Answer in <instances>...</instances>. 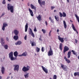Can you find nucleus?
I'll return each mask as SVG.
<instances>
[{"label":"nucleus","instance_id":"obj_48","mask_svg":"<svg viewBox=\"0 0 79 79\" xmlns=\"http://www.w3.org/2000/svg\"><path fill=\"white\" fill-rule=\"evenodd\" d=\"M75 43H76V44H77V42H78L77 40H75Z\"/></svg>","mask_w":79,"mask_h":79},{"label":"nucleus","instance_id":"obj_53","mask_svg":"<svg viewBox=\"0 0 79 79\" xmlns=\"http://www.w3.org/2000/svg\"><path fill=\"white\" fill-rule=\"evenodd\" d=\"M54 12H56V10H54Z\"/></svg>","mask_w":79,"mask_h":79},{"label":"nucleus","instance_id":"obj_50","mask_svg":"<svg viewBox=\"0 0 79 79\" xmlns=\"http://www.w3.org/2000/svg\"><path fill=\"white\" fill-rule=\"evenodd\" d=\"M40 38H39V40L42 41V39H41V36H40Z\"/></svg>","mask_w":79,"mask_h":79},{"label":"nucleus","instance_id":"obj_10","mask_svg":"<svg viewBox=\"0 0 79 79\" xmlns=\"http://www.w3.org/2000/svg\"><path fill=\"white\" fill-rule=\"evenodd\" d=\"M41 68L44 71L45 73L46 74H48V69L47 68L44 67V66H41Z\"/></svg>","mask_w":79,"mask_h":79},{"label":"nucleus","instance_id":"obj_7","mask_svg":"<svg viewBox=\"0 0 79 79\" xmlns=\"http://www.w3.org/2000/svg\"><path fill=\"white\" fill-rule=\"evenodd\" d=\"M59 13L60 18L63 17V16L64 17H66V14L64 12H63V14H62L60 12Z\"/></svg>","mask_w":79,"mask_h":79},{"label":"nucleus","instance_id":"obj_3","mask_svg":"<svg viewBox=\"0 0 79 79\" xmlns=\"http://www.w3.org/2000/svg\"><path fill=\"white\" fill-rule=\"evenodd\" d=\"M13 52H11L9 54V58H10L11 60H15V58L13 57Z\"/></svg>","mask_w":79,"mask_h":79},{"label":"nucleus","instance_id":"obj_36","mask_svg":"<svg viewBox=\"0 0 79 79\" xmlns=\"http://www.w3.org/2000/svg\"><path fill=\"white\" fill-rule=\"evenodd\" d=\"M42 32H43V33H44V34H45V32H46V31L44 30V29H42Z\"/></svg>","mask_w":79,"mask_h":79},{"label":"nucleus","instance_id":"obj_64","mask_svg":"<svg viewBox=\"0 0 79 79\" xmlns=\"http://www.w3.org/2000/svg\"><path fill=\"white\" fill-rule=\"evenodd\" d=\"M1 16H0V18H1Z\"/></svg>","mask_w":79,"mask_h":79},{"label":"nucleus","instance_id":"obj_28","mask_svg":"<svg viewBox=\"0 0 79 79\" xmlns=\"http://www.w3.org/2000/svg\"><path fill=\"white\" fill-rule=\"evenodd\" d=\"M38 19L39 21H40V20H41V17L40 16V15H39L38 16L36 17Z\"/></svg>","mask_w":79,"mask_h":79},{"label":"nucleus","instance_id":"obj_42","mask_svg":"<svg viewBox=\"0 0 79 79\" xmlns=\"http://www.w3.org/2000/svg\"><path fill=\"white\" fill-rule=\"evenodd\" d=\"M5 0H3L2 2V4H3V5H5Z\"/></svg>","mask_w":79,"mask_h":79},{"label":"nucleus","instance_id":"obj_49","mask_svg":"<svg viewBox=\"0 0 79 79\" xmlns=\"http://www.w3.org/2000/svg\"><path fill=\"white\" fill-rule=\"evenodd\" d=\"M51 23H54V21H53V20H52V19L51 20Z\"/></svg>","mask_w":79,"mask_h":79},{"label":"nucleus","instance_id":"obj_18","mask_svg":"<svg viewBox=\"0 0 79 79\" xmlns=\"http://www.w3.org/2000/svg\"><path fill=\"white\" fill-rule=\"evenodd\" d=\"M31 7L32 9H34L36 11V7L34 6V5H32V4H31Z\"/></svg>","mask_w":79,"mask_h":79},{"label":"nucleus","instance_id":"obj_9","mask_svg":"<svg viewBox=\"0 0 79 79\" xmlns=\"http://www.w3.org/2000/svg\"><path fill=\"white\" fill-rule=\"evenodd\" d=\"M13 66L14 67H15L14 68V70L17 71H18L19 70V65H14Z\"/></svg>","mask_w":79,"mask_h":79},{"label":"nucleus","instance_id":"obj_46","mask_svg":"<svg viewBox=\"0 0 79 79\" xmlns=\"http://www.w3.org/2000/svg\"><path fill=\"white\" fill-rule=\"evenodd\" d=\"M45 24L46 26H47V25H48V23H47V21H45Z\"/></svg>","mask_w":79,"mask_h":79},{"label":"nucleus","instance_id":"obj_21","mask_svg":"<svg viewBox=\"0 0 79 79\" xmlns=\"http://www.w3.org/2000/svg\"><path fill=\"white\" fill-rule=\"evenodd\" d=\"M28 28V24L27 23H26L25 27V31L27 32V29Z\"/></svg>","mask_w":79,"mask_h":79},{"label":"nucleus","instance_id":"obj_14","mask_svg":"<svg viewBox=\"0 0 79 79\" xmlns=\"http://www.w3.org/2000/svg\"><path fill=\"white\" fill-rule=\"evenodd\" d=\"M28 10L31 14V16H34V14H33V11L30 8H28Z\"/></svg>","mask_w":79,"mask_h":79},{"label":"nucleus","instance_id":"obj_13","mask_svg":"<svg viewBox=\"0 0 79 79\" xmlns=\"http://www.w3.org/2000/svg\"><path fill=\"white\" fill-rule=\"evenodd\" d=\"M58 39L60 41V42L62 43H63V42H64V38H61V37H60V36H58Z\"/></svg>","mask_w":79,"mask_h":79},{"label":"nucleus","instance_id":"obj_29","mask_svg":"<svg viewBox=\"0 0 79 79\" xmlns=\"http://www.w3.org/2000/svg\"><path fill=\"white\" fill-rule=\"evenodd\" d=\"M14 39H15V40H17L18 39V36L15 35L14 37Z\"/></svg>","mask_w":79,"mask_h":79},{"label":"nucleus","instance_id":"obj_43","mask_svg":"<svg viewBox=\"0 0 79 79\" xmlns=\"http://www.w3.org/2000/svg\"><path fill=\"white\" fill-rule=\"evenodd\" d=\"M34 32H37V29H36V27H35L34 29Z\"/></svg>","mask_w":79,"mask_h":79},{"label":"nucleus","instance_id":"obj_54","mask_svg":"<svg viewBox=\"0 0 79 79\" xmlns=\"http://www.w3.org/2000/svg\"><path fill=\"white\" fill-rule=\"evenodd\" d=\"M8 2H11V0H7Z\"/></svg>","mask_w":79,"mask_h":79},{"label":"nucleus","instance_id":"obj_52","mask_svg":"<svg viewBox=\"0 0 79 79\" xmlns=\"http://www.w3.org/2000/svg\"><path fill=\"white\" fill-rule=\"evenodd\" d=\"M49 19H50V20H51L52 19V18H51V17H49Z\"/></svg>","mask_w":79,"mask_h":79},{"label":"nucleus","instance_id":"obj_19","mask_svg":"<svg viewBox=\"0 0 79 79\" xmlns=\"http://www.w3.org/2000/svg\"><path fill=\"white\" fill-rule=\"evenodd\" d=\"M21 44H22V42H21V41H17L16 43H15V45H21Z\"/></svg>","mask_w":79,"mask_h":79},{"label":"nucleus","instance_id":"obj_47","mask_svg":"<svg viewBox=\"0 0 79 79\" xmlns=\"http://www.w3.org/2000/svg\"><path fill=\"white\" fill-rule=\"evenodd\" d=\"M6 40H7V41H9V39H8V37H6Z\"/></svg>","mask_w":79,"mask_h":79},{"label":"nucleus","instance_id":"obj_32","mask_svg":"<svg viewBox=\"0 0 79 79\" xmlns=\"http://www.w3.org/2000/svg\"><path fill=\"white\" fill-rule=\"evenodd\" d=\"M8 46L7 44L5 45H4V48H5V49L6 50L8 49Z\"/></svg>","mask_w":79,"mask_h":79},{"label":"nucleus","instance_id":"obj_17","mask_svg":"<svg viewBox=\"0 0 79 79\" xmlns=\"http://www.w3.org/2000/svg\"><path fill=\"white\" fill-rule=\"evenodd\" d=\"M64 59L65 60V61H67L68 63H71V61L70 60L66 58L65 56L64 57Z\"/></svg>","mask_w":79,"mask_h":79},{"label":"nucleus","instance_id":"obj_57","mask_svg":"<svg viewBox=\"0 0 79 79\" xmlns=\"http://www.w3.org/2000/svg\"><path fill=\"white\" fill-rule=\"evenodd\" d=\"M68 2V3H69V0H67Z\"/></svg>","mask_w":79,"mask_h":79},{"label":"nucleus","instance_id":"obj_35","mask_svg":"<svg viewBox=\"0 0 79 79\" xmlns=\"http://www.w3.org/2000/svg\"><path fill=\"white\" fill-rule=\"evenodd\" d=\"M57 78V76L56 75L53 76V79H56Z\"/></svg>","mask_w":79,"mask_h":79},{"label":"nucleus","instance_id":"obj_51","mask_svg":"<svg viewBox=\"0 0 79 79\" xmlns=\"http://www.w3.org/2000/svg\"><path fill=\"white\" fill-rule=\"evenodd\" d=\"M60 31V30H59V29H57V32H58Z\"/></svg>","mask_w":79,"mask_h":79},{"label":"nucleus","instance_id":"obj_63","mask_svg":"<svg viewBox=\"0 0 79 79\" xmlns=\"http://www.w3.org/2000/svg\"><path fill=\"white\" fill-rule=\"evenodd\" d=\"M12 78H13V77H11V79H12Z\"/></svg>","mask_w":79,"mask_h":79},{"label":"nucleus","instance_id":"obj_60","mask_svg":"<svg viewBox=\"0 0 79 79\" xmlns=\"http://www.w3.org/2000/svg\"><path fill=\"white\" fill-rule=\"evenodd\" d=\"M29 3H28V6H29Z\"/></svg>","mask_w":79,"mask_h":79},{"label":"nucleus","instance_id":"obj_15","mask_svg":"<svg viewBox=\"0 0 79 79\" xmlns=\"http://www.w3.org/2000/svg\"><path fill=\"white\" fill-rule=\"evenodd\" d=\"M72 27L74 31H76L77 34H78V31H77V30H76V28L74 27V24H72Z\"/></svg>","mask_w":79,"mask_h":79},{"label":"nucleus","instance_id":"obj_44","mask_svg":"<svg viewBox=\"0 0 79 79\" xmlns=\"http://www.w3.org/2000/svg\"><path fill=\"white\" fill-rule=\"evenodd\" d=\"M5 13H3L1 16V17H2V16H4V15H5Z\"/></svg>","mask_w":79,"mask_h":79},{"label":"nucleus","instance_id":"obj_31","mask_svg":"<svg viewBox=\"0 0 79 79\" xmlns=\"http://www.w3.org/2000/svg\"><path fill=\"white\" fill-rule=\"evenodd\" d=\"M72 52L73 54V55H76V52H75V51L73 50H72L71 51Z\"/></svg>","mask_w":79,"mask_h":79},{"label":"nucleus","instance_id":"obj_37","mask_svg":"<svg viewBox=\"0 0 79 79\" xmlns=\"http://www.w3.org/2000/svg\"><path fill=\"white\" fill-rule=\"evenodd\" d=\"M35 42H32L31 43V46H35Z\"/></svg>","mask_w":79,"mask_h":79},{"label":"nucleus","instance_id":"obj_4","mask_svg":"<svg viewBox=\"0 0 79 79\" xmlns=\"http://www.w3.org/2000/svg\"><path fill=\"white\" fill-rule=\"evenodd\" d=\"M60 65L61 66V68H62L64 71H68V68L67 66L64 65L62 64H60Z\"/></svg>","mask_w":79,"mask_h":79},{"label":"nucleus","instance_id":"obj_58","mask_svg":"<svg viewBox=\"0 0 79 79\" xmlns=\"http://www.w3.org/2000/svg\"><path fill=\"white\" fill-rule=\"evenodd\" d=\"M70 22H71V23H73V21H72V20H70Z\"/></svg>","mask_w":79,"mask_h":79},{"label":"nucleus","instance_id":"obj_20","mask_svg":"<svg viewBox=\"0 0 79 79\" xmlns=\"http://www.w3.org/2000/svg\"><path fill=\"white\" fill-rule=\"evenodd\" d=\"M59 48L61 51H62L63 50V44L62 43H60L59 46Z\"/></svg>","mask_w":79,"mask_h":79},{"label":"nucleus","instance_id":"obj_1","mask_svg":"<svg viewBox=\"0 0 79 79\" xmlns=\"http://www.w3.org/2000/svg\"><path fill=\"white\" fill-rule=\"evenodd\" d=\"M7 9L8 10H10V12L13 13L14 10V6H12L10 4H8L7 5Z\"/></svg>","mask_w":79,"mask_h":79},{"label":"nucleus","instance_id":"obj_40","mask_svg":"<svg viewBox=\"0 0 79 79\" xmlns=\"http://www.w3.org/2000/svg\"><path fill=\"white\" fill-rule=\"evenodd\" d=\"M44 50H45V49H44V48L42 47L41 48L42 52H44Z\"/></svg>","mask_w":79,"mask_h":79},{"label":"nucleus","instance_id":"obj_23","mask_svg":"<svg viewBox=\"0 0 79 79\" xmlns=\"http://www.w3.org/2000/svg\"><path fill=\"white\" fill-rule=\"evenodd\" d=\"M14 32L16 35H18V33H19V32L17 30H14Z\"/></svg>","mask_w":79,"mask_h":79},{"label":"nucleus","instance_id":"obj_41","mask_svg":"<svg viewBox=\"0 0 79 79\" xmlns=\"http://www.w3.org/2000/svg\"><path fill=\"white\" fill-rule=\"evenodd\" d=\"M51 32H52V30H50V31L48 35L49 36V37H50L51 36Z\"/></svg>","mask_w":79,"mask_h":79},{"label":"nucleus","instance_id":"obj_12","mask_svg":"<svg viewBox=\"0 0 79 79\" xmlns=\"http://www.w3.org/2000/svg\"><path fill=\"white\" fill-rule=\"evenodd\" d=\"M6 26H8V24L5 22L3 23V26L2 28V30H3V31H5V28L6 27Z\"/></svg>","mask_w":79,"mask_h":79},{"label":"nucleus","instance_id":"obj_24","mask_svg":"<svg viewBox=\"0 0 79 79\" xmlns=\"http://www.w3.org/2000/svg\"><path fill=\"white\" fill-rule=\"evenodd\" d=\"M1 72L3 74H4V73H5V68L3 67H2V68Z\"/></svg>","mask_w":79,"mask_h":79},{"label":"nucleus","instance_id":"obj_62","mask_svg":"<svg viewBox=\"0 0 79 79\" xmlns=\"http://www.w3.org/2000/svg\"><path fill=\"white\" fill-rule=\"evenodd\" d=\"M22 1L24 2V0H22Z\"/></svg>","mask_w":79,"mask_h":79},{"label":"nucleus","instance_id":"obj_26","mask_svg":"<svg viewBox=\"0 0 79 79\" xmlns=\"http://www.w3.org/2000/svg\"><path fill=\"white\" fill-rule=\"evenodd\" d=\"M14 56H15V57H17L18 55V52H17V51H16L15 52H14Z\"/></svg>","mask_w":79,"mask_h":79},{"label":"nucleus","instance_id":"obj_59","mask_svg":"<svg viewBox=\"0 0 79 79\" xmlns=\"http://www.w3.org/2000/svg\"><path fill=\"white\" fill-rule=\"evenodd\" d=\"M11 74V73H9V75H10V74Z\"/></svg>","mask_w":79,"mask_h":79},{"label":"nucleus","instance_id":"obj_2","mask_svg":"<svg viewBox=\"0 0 79 79\" xmlns=\"http://www.w3.org/2000/svg\"><path fill=\"white\" fill-rule=\"evenodd\" d=\"M30 66L28 65H27L26 67L24 66L22 69V70L24 72H27L30 69Z\"/></svg>","mask_w":79,"mask_h":79},{"label":"nucleus","instance_id":"obj_22","mask_svg":"<svg viewBox=\"0 0 79 79\" xmlns=\"http://www.w3.org/2000/svg\"><path fill=\"white\" fill-rule=\"evenodd\" d=\"M63 24H64V27L65 29H66V27H67V25H66V22H65V21L64 20L63 21Z\"/></svg>","mask_w":79,"mask_h":79},{"label":"nucleus","instance_id":"obj_45","mask_svg":"<svg viewBox=\"0 0 79 79\" xmlns=\"http://www.w3.org/2000/svg\"><path fill=\"white\" fill-rule=\"evenodd\" d=\"M24 39L25 40H27V36L26 35L24 37Z\"/></svg>","mask_w":79,"mask_h":79},{"label":"nucleus","instance_id":"obj_8","mask_svg":"<svg viewBox=\"0 0 79 79\" xmlns=\"http://www.w3.org/2000/svg\"><path fill=\"white\" fill-rule=\"evenodd\" d=\"M69 50V48L68 46H65L63 51L64 53H65V52H67V51H68Z\"/></svg>","mask_w":79,"mask_h":79},{"label":"nucleus","instance_id":"obj_5","mask_svg":"<svg viewBox=\"0 0 79 79\" xmlns=\"http://www.w3.org/2000/svg\"><path fill=\"white\" fill-rule=\"evenodd\" d=\"M50 50L48 52V56H52L53 55V51H52V49L51 48V46H50Z\"/></svg>","mask_w":79,"mask_h":79},{"label":"nucleus","instance_id":"obj_61","mask_svg":"<svg viewBox=\"0 0 79 79\" xmlns=\"http://www.w3.org/2000/svg\"><path fill=\"white\" fill-rule=\"evenodd\" d=\"M49 79H52V78H50Z\"/></svg>","mask_w":79,"mask_h":79},{"label":"nucleus","instance_id":"obj_16","mask_svg":"<svg viewBox=\"0 0 79 79\" xmlns=\"http://www.w3.org/2000/svg\"><path fill=\"white\" fill-rule=\"evenodd\" d=\"M71 55V51H69L67 53L68 58H70Z\"/></svg>","mask_w":79,"mask_h":79},{"label":"nucleus","instance_id":"obj_27","mask_svg":"<svg viewBox=\"0 0 79 79\" xmlns=\"http://www.w3.org/2000/svg\"><path fill=\"white\" fill-rule=\"evenodd\" d=\"M1 44L3 46V45L5 44V41H4V40L3 39V38H1Z\"/></svg>","mask_w":79,"mask_h":79},{"label":"nucleus","instance_id":"obj_38","mask_svg":"<svg viewBox=\"0 0 79 79\" xmlns=\"http://www.w3.org/2000/svg\"><path fill=\"white\" fill-rule=\"evenodd\" d=\"M55 8V6H51V10H53V9H54Z\"/></svg>","mask_w":79,"mask_h":79},{"label":"nucleus","instance_id":"obj_6","mask_svg":"<svg viewBox=\"0 0 79 79\" xmlns=\"http://www.w3.org/2000/svg\"><path fill=\"white\" fill-rule=\"evenodd\" d=\"M29 35H31L33 37H35V35H34V34L32 32V30L31 28H29Z\"/></svg>","mask_w":79,"mask_h":79},{"label":"nucleus","instance_id":"obj_25","mask_svg":"<svg viewBox=\"0 0 79 79\" xmlns=\"http://www.w3.org/2000/svg\"><path fill=\"white\" fill-rule=\"evenodd\" d=\"M29 73H27V74H25L24 75V76L26 78V79H27L28 77H29Z\"/></svg>","mask_w":79,"mask_h":79},{"label":"nucleus","instance_id":"obj_55","mask_svg":"<svg viewBox=\"0 0 79 79\" xmlns=\"http://www.w3.org/2000/svg\"><path fill=\"white\" fill-rule=\"evenodd\" d=\"M2 77L1 76H0V79H2Z\"/></svg>","mask_w":79,"mask_h":79},{"label":"nucleus","instance_id":"obj_39","mask_svg":"<svg viewBox=\"0 0 79 79\" xmlns=\"http://www.w3.org/2000/svg\"><path fill=\"white\" fill-rule=\"evenodd\" d=\"M55 18L56 21H58V20H59V19H58V17H56V16H55Z\"/></svg>","mask_w":79,"mask_h":79},{"label":"nucleus","instance_id":"obj_33","mask_svg":"<svg viewBox=\"0 0 79 79\" xmlns=\"http://www.w3.org/2000/svg\"><path fill=\"white\" fill-rule=\"evenodd\" d=\"M45 1H42L41 2V3L42 4V5H44V6H45Z\"/></svg>","mask_w":79,"mask_h":79},{"label":"nucleus","instance_id":"obj_56","mask_svg":"<svg viewBox=\"0 0 79 79\" xmlns=\"http://www.w3.org/2000/svg\"><path fill=\"white\" fill-rule=\"evenodd\" d=\"M10 77H7V79H9V78H10Z\"/></svg>","mask_w":79,"mask_h":79},{"label":"nucleus","instance_id":"obj_30","mask_svg":"<svg viewBox=\"0 0 79 79\" xmlns=\"http://www.w3.org/2000/svg\"><path fill=\"white\" fill-rule=\"evenodd\" d=\"M40 51V48H39L38 47H36V51L37 52H39Z\"/></svg>","mask_w":79,"mask_h":79},{"label":"nucleus","instance_id":"obj_11","mask_svg":"<svg viewBox=\"0 0 79 79\" xmlns=\"http://www.w3.org/2000/svg\"><path fill=\"white\" fill-rule=\"evenodd\" d=\"M27 52H24L22 54L19 55V56H27Z\"/></svg>","mask_w":79,"mask_h":79},{"label":"nucleus","instance_id":"obj_34","mask_svg":"<svg viewBox=\"0 0 79 79\" xmlns=\"http://www.w3.org/2000/svg\"><path fill=\"white\" fill-rule=\"evenodd\" d=\"M38 2L39 4L41 6H42V3H41V0H38Z\"/></svg>","mask_w":79,"mask_h":79}]
</instances>
